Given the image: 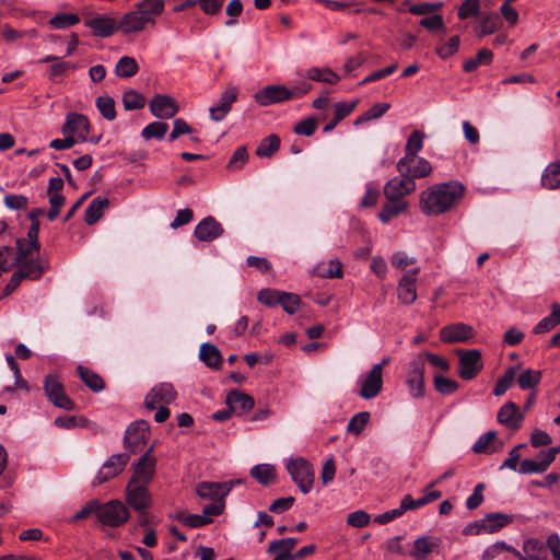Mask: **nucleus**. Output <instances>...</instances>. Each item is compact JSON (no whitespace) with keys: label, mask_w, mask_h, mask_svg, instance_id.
<instances>
[{"label":"nucleus","mask_w":560,"mask_h":560,"mask_svg":"<svg viewBox=\"0 0 560 560\" xmlns=\"http://www.w3.org/2000/svg\"><path fill=\"white\" fill-rule=\"evenodd\" d=\"M480 9L479 0H465L458 9V18L466 20L472 15H476Z\"/></svg>","instance_id":"obj_62"},{"label":"nucleus","mask_w":560,"mask_h":560,"mask_svg":"<svg viewBox=\"0 0 560 560\" xmlns=\"http://www.w3.org/2000/svg\"><path fill=\"white\" fill-rule=\"evenodd\" d=\"M167 130H168V125L166 122L154 121V122H150L142 129L141 136L145 140H150V139L162 140L165 137Z\"/></svg>","instance_id":"obj_47"},{"label":"nucleus","mask_w":560,"mask_h":560,"mask_svg":"<svg viewBox=\"0 0 560 560\" xmlns=\"http://www.w3.org/2000/svg\"><path fill=\"white\" fill-rule=\"evenodd\" d=\"M254 100L260 106H269L292 100V94L285 85L270 84L257 91Z\"/></svg>","instance_id":"obj_12"},{"label":"nucleus","mask_w":560,"mask_h":560,"mask_svg":"<svg viewBox=\"0 0 560 560\" xmlns=\"http://www.w3.org/2000/svg\"><path fill=\"white\" fill-rule=\"evenodd\" d=\"M78 375L80 380L93 392L98 393L102 392L105 387L104 380L96 374L95 372L91 371L90 369L79 365L77 368Z\"/></svg>","instance_id":"obj_35"},{"label":"nucleus","mask_w":560,"mask_h":560,"mask_svg":"<svg viewBox=\"0 0 560 560\" xmlns=\"http://www.w3.org/2000/svg\"><path fill=\"white\" fill-rule=\"evenodd\" d=\"M126 500L128 505L138 513H143L152 504L151 494L147 486L141 483L128 482Z\"/></svg>","instance_id":"obj_14"},{"label":"nucleus","mask_w":560,"mask_h":560,"mask_svg":"<svg viewBox=\"0 0 560 560\" xmlns=\"http://www.w3.org/2000/svg\"><path fill=\"white\" fill-rule=\"evenodd\" d=\"M504 551H509L514 556L515 548L502 540L495 541L483 550L480 560H493Z\"/></svg>","instance_id":"obj_50"},{"label":"nucleus","mask_w":560,"mask_h":560,"mask_svg":"<svg viewBox=\"0 0 560 560\" xmlns=\"http://www.w3.org/2000/svg\"><path fill=\"white\" fill-rule=\"evenodd\" d=\"M425 363L422 354H418L410 363L406 374V384L412 398L420 399L425 395L424 386Z\"/></svg>","instance_id":"obj_4"},{"label":"nucleus","mask_w":560,"mask_h":560,"mask_svg":"<svg viewBox=\"0 0 560 560\" xmlns=\"http://www.w3.org/2000/svg\"><path fill=\"white\" fill-rule=\"evenodd\" d=\"M164 9V0H141L135 4L133 10L121 16L118 21V31L129 35L153 27Z\"/></svg>","instance_id":"obj_2"},{"label":"nucleus","mask_w":560,"mask_h":560,"mask_svg":"<svg viewBox=\"0 0 560 560\" xmlns=\"http://www.w3.org/2000/svg\"><path fill=\"white\" fill-rule=\"evenodd\" d=\"M109 201L106 197L98 196L94 198L85 210V222L89 225L95 224L104 214Z\"/></svg>","instance_id":"obj_33"},{"label":"nucleus","mask_w":560,"mask_h":560,"mask_svg":"<svg viewBox=\"0 0 560 560\" xmlns=\"http://www.w3.org/2000/svg\"><path fill=\"white\" fill-rule=\"evenodd\" d=\"M305 79L335 84L339 81V75L329 68L314 67L305 71L303 74Z\"/></svg>","instance_id":"obj_38"},{"label":"nucleus","mask_w":560,"mask_h":560,"mask_svg":"<svg viewBox=\"0 0 560 560\" xmlns=\"http://www.w3.org/2000/svg\"><path fill=\"white\" fill-rule=\"evenodd\" d=\"M423 139H424L423 132H421L419 130H415L411 132V135L407 139V143L405 147V156L401 158L397 162V171L398 172H404V167L406 165L415 162L417 154L419 153V151H421V149L423 147Z\"/></svg>","instance_id":"obj_20"},{"label":"nucleus","mask_w":560,"mask_h":560,"mask_svg":"<svg viewBox=\"0 0 560 560\" xmlns=\"http://www.w3.org/2000/svg\"><path fill=\"white\" fill-rule=\"evenodd\" d=\"M541 380V373L540 371L536 370H524L518 376H517V384L523 389H532L535 388Z\"/></svg>","instance_id":"obj_48"},{"label":"nucleus","mask_w":560,"mask_h":560,"mask_svg":"<svg viewBox=\"0 0 560 560\" xmlns=\"http://www.w3.org/2000/svg\"><path fill=\"white\" fill-rule=\"evenodd\" d=\"M459 43V36L454 35L448 39L447 43L438 46L435 48V52L441 59H447L458 50Z\"/></svg>","instance_id":"obj_56"},{"label":"nucleus","mask_w":560,"mask_h":560,"mask_svg":"<svg viewBox=\"0 0 560 560\" xmlns=\"http://www.w3.org/2000/svg\"><path fill=\"white\" fill-rule=\"evenodd\" d=\"M12 265L15 264L12 262ZM18 265L19 269L14 272L20 273L21 280H37L49 268L48 261L42 259H24Z\"/></svg>","instance_id":"obj_24"},{"label":"nucleus","mask_w":560,"mask_h":560,"mask_svg":"<svg viewBox=\"0 0 560 560\" xmlns=\"http://www.w3.org/2000/svg\"><path fill=\"white\" fill-rule=\"evenodd\" d=\"M97 518L103 525L118 527L128 521L129 512L118 500L105 504L98 502Z\"/></svg>","instance_id":"obj_5"},{"label":"nucleus","mask_w":560,"mask_h":560,"mask_svg":"<svg viewBox=\"0 0 560 560\" xmlns=\"http://www.w3.org/2000/svg\"><path fill=\"white\" fill-rule=\"evenodd\" d=\"M316 127H317L316 119L314 117H308V118H305V119L299 121L294 126L293 130L296 135L310 137L315 132Z\"/></svg>","instance_id":"obj_63"},{"label":"nucleus","mask_w":560,"mask_h":560,"mask_svg":"<svg viewBox=\"0 0 560 560\" xmlns=\"http://www.w3.org/2000/svg\"><path fill=\"white\" fill-rule=\"evenodd\" d=\"M280 138L277 135H270L258 144L256 154L260 158H270L278 151Z\"/></svg>","instance_id":"obj_45"},{"label":"nucleus","mask_w":560,"mask_h":560,"mask_svg":"<svg viewBox=\"0 0 560 560\" xmlns=\"http://www.w3.org/2000/svg\"><path fill=\"white\" fill-rule=\"evenodd\" d=\"M84 24L92 30L93 35L98 37H108L118 31V22L103 14L85 20Z\"/></svg>","instance_id":"obj_21"},{"label":"nucleus","mask_w":560,"mask_h":560,"mask_svg":"<svg viewBox=\"0 0 560 560\" xmlns=\"http://www.w3.org/2000/svg\"><path fill=\"white\" fill-rule=\"evenodd\" d=\"M149 108L151 114L159 119H170L179 110L177 102L173 97L164 94H156L150 101Z\"/></svg>","instance_id":"obj_16"},{"label":"nucleus","mask_w":560,"mask_h":560,"mask_svg":"<svg viewBox=\"0 0 560 560\" xmlns=\"http://www.w3.org/2000/svg\"><path fill=\"white\" fill-rule=\"evenodd\" d=\"M285 468L302 493L306 494L312 490L315 472L308 460L303 457L289 458Z\"/></svg>","instance_id":"obj_3"},{"label":"nucleus","mask_w":560,"mask_h":560,"mask_svg":"<svg viewBox=\"0 0 560 560\" xmlns=\"http://www.w3.org/2000/svg\"><path fill=\"white\" fill-rule=\"evenodd\" d=\"M149 434V424L144 420L132 422L126 430L124 436L125 447L131 453H136L140 445L145 443Z\"/></svg>","instance_id":"obj_15"},{"label":"nucleus","mask_w":560,"mask_h":560,"mask_svg":"<svg viewBox=\"0 0 560 560\" xmlns=\"http://www.w3.org/2000/svg\"><path fill=\"white\" fill-rule=\"evenodd\" d=\"M224 233L222 224L213 217L202 219L195 228L194 235L200 242H212Z\"/></svg>","instance_id":"obj_19"},{"label":"nucleus","mask_w":560,"mask_h":560,"mask_svg":"<svg viewBox=\"0 0 560 560\" xmlns=\"http://www.w3.org/2000/svg\"><path fill=\"white\" fill-rule=\"evenodd\" d=\"M177 520L184 524L185 526H188L190 528H198L201 526H205L209 523H211V520H208L207 516H201V514H186V513H179L177 515Z\"/></svg>","instance_id":"obj_57"},{"label":"nucleus","mask_w":560,"mask_h":560,"mask_svg":"<svg viewBox=\"0 0 560 560\" xmlns=\"http://www.w3.org/2000/svg\"><path fill=\"white\" fill-rule=\"evenodd\" d=\"M199 358L209 368H219L222 361V355L217 346L212 343H202L199 351Z\"/></svg>","instance_id":"obj_37"},{"label":"nucleus","mask_w":560,"mask_h":560,"mask_svg":"<svg viewBox=\"0 0 560 560\" xmlns=\"http://www.w3.org/2000/svg\"><path fill=\"white\" fill-rule=\"evenodd\" d=\"M371 521V516L368 512L363 510H358L352 513H350L347 517V524L357 527L362 528L369 525Z\"/></svg>","instance_id":"obj_61"},{"label":"nucleus","mask_w":560,"mask_h":560,"mask_svg":"<svg viewBox=\"0 0 560 560\" xmlns=\"http://www.w3.org/2000/svg\"><path fill=\"white\" fill-rule=\"evenodd\" d=\"M50 209L47 212V217L50 221L56 220L59 217L60 209L65 205L66 198L62 194H48Z\"/></svg>","instance_id":"obj_60"},{"label":"nucleus","mask_w":560,"mask_h":560,"mask_svg":"<svg viewBox=\"0 0 560 560\" xmlns=\"http://www.w3.org/2000/svg\"><path fill=\"white\" fill-rule=\"evenodd\" d=\"M433 383L435 390L442 395H451L458 389V383L456 381L439 374L434 375Z\"/></svg>","instance_id":"obj_55"},{"label":"nucleus","mask_w":560,"mask_h":560,"mask_svg":"<svg viewBox=\"0 0 560 560\" xmlns=\"http://www.w3.org/2000/svg\"><path fill=\"white\" fill-rule=\"evenodd\" d=\"M541 184L548 189H556L560 187V161L549 164L542 175Z\"/></svg>","instance_id":"obj_39"},{"label":"nucleus","mask_w":560,"mask_h":560,"mask_svg":"<svg viewBox=\"0 0 560 560\" xmlns=\"http://www.w3.org/2000/svg\"><path fill=\"white\" fill-rule=\"evenodd\" d=\"M225 402L234 411L245 412L253 409L255 402L252 396L241 393L238 390H231L225 399Z\"/></svg>","instance_id":"obj_31"},{"label":"nucleus","mask_w":560,"mask_h":560,"mask_svg":"<svg viewBox=\"0 0 560 560\" xmlns=\"http://www.w3.org/2000/svg\"><path fill=\"white\" fill-rule=\"evenodd\" d=\"M80 22V18L74 13H60L51 18L48 24L55 30H65Z\"/></svg>","instance_id":"obj_52"},{"label":"nucleus","mask_w":560,"mask_h":560,"mask_svg":"<svg viewBox=\"0 0 560 560\" xmlns=\"http://www.w3.org/2000/svg\"><path fill=\"white\" fill-rule=\"evenodd\" d=\"M357 383L360 386L358 395L365 400H370L382 392L383 375L380 374L378 368H371L369 372L359 377Z\"/></svg>","instance_id":"obj_11"},{"label":"nucleus","mask_w":560,"mask_h":560,"mask_svg":"<svg viewBox=\"0 0 560 560\" xmlns=\"http://www.w3.org/2000/svg\"><path fill=\"white\" fill-rule=\"evenodd\" d=\"M250 475L261 485H269L276 477L275 467L269 464H259L250 469Z\"/></svg>","instance_id":"obj_41"},{"label":"nucleus","mask_w":560,"mask_h":560,"mask_svg":"<svg viewBox=\"0 0 560 560\" xmlns=\"http://www.w3.org/2000/svg\"><path fill=\"white\" fill-rule=\"evenodd\" d=\"M513 520V515L501 512L486 514V516L482 517V522H485L486 525V534H494L501 530L503 527L511 524Z\"/></svg>","instance_id":"obj_29"},{"label":"nucleus","mask_w":560,"mask_h":560,"mask_svg":"<svg viewBox=\"0 0 560 560\" xmlns=\"http://www.w3.org/2000/svg\"><path fill=\"white\" fill-rule=\"evenodd\" d=\"M65 135L77 136L79 141H88L90 132V122L86 116L79 113H70L66 117L62 126Z\"/></svg>","instance_id":"obj_18"},{"label":"nucleus","mask_w":560,"mask_h":560,"mask_svg":"<svg viewBox=\"0 0 560 560\" xmlns=\"http://www.w3.org/2000/svg\"><path fill=\"white\" fill-rule=\"evenodd\" d=\"M298 544L296 538H282L279 540L271 541L268 547V552L273 553L272 560H294L291 551Z\"/></svg>","instance_id":"obj_27"},{"label":"nucleus","mask_w":560,"mask_h":560,"mask_svg":"<svg viewBox=\"0 0 560 560\" xmlns=\"http://www.w3.org/2000/svg\"><path fill=\"white\" fill-rule=\"evenodd\" d=\"M39 249V243L26 241L25 238H19L16 241V256L14 264H19L26 259L33 252Z\"/></svg>","instance_id":"obj_54"},{"label":"nucleus","mask_w":560,"mask_h":560,"mask_svg":"<svg viewBox=\"0 0 560 560\" xmlns=\"http://www.w3.org/2000/svg\"><path fill=\"white\" fill-rule=\"evenodd\" d=\"M420 268L416 267L408 270L399 279L397 284V299L405 305H411L417 300V279Z\"/></svg>","instance_id":"obj_10"},{"label":"nucleus","mask_w":560,"mask_h":560,"mask_svg":"<svg viewBox=\"0 0 560 560\" xmlns=\"http://www.w3.org/2000/svg\"><path fill=\"white\" fill-rule=\"evenodd\" d=\"M248 153L245 147H240L235 150L229 161L228 168L231 171L240 170L247 161Z\"/></svg>","instance_id":"obj_64"},{"label":"nucleus","mask_w":560,"mask_h":560,"mask_svg":"<svg viewBox=\"0 0 560 560\" xmlns=\"http://www.w3.org/2000/svg\"><path fill=\"white\" fill-rule=\"evenodd\" d=\"M95 105L101 115L112 121L116 118L115 101L108 95H102L96 98Z\"/></svg>","instance_id":"obj_51"},{"label":"nucleus","mask_w":560,"mask_h":560,"mask_svg":"<svg viewBox=\"0 0 560 560\" xmlns=\"http://www.w3.org/2000/svg\"><path fill=\"white\" fill-rule=\"evenodd\" d=\"M278 302L288 314H294L300 305V298L296 294L282 291Z\"/></svg>","instance_id":"obj_58"},{"label":"nucleus","mask_w":560,"mask_h":560,"mask_svg":"<svg viewBox=\"0 0 560 560\" xmlns=\"http://www.w3.org/2000/svg\"><path fill=\"white\" fill-rule=\"evenodd\" d=\"M551 313L548 316H545L541 318L537 325L534 327L533 331L536 335H542L546 334L553 328H556L558 325H560V304L559 303H552L551 306Z\"/></svg>","instance_id":"obj_30"},{"label":"nucleus","mask_w":560,"mask_h":560,"mask_svg":"<svg viewBox=\"0 0 560 560\" xmlns=\"http://www.w3.org/2000/svg\"><path fill=\"white\" fill-rule=\"evenodd\" d=\"M549 466L550 464L546 462L545 457H538L537 460L524 459L518 467V472L524 475L542 474Z\"/></svg>","instance_id":"obj_42"},{"label":"nucleus","mask_w":560,"mask_h":560,"mask_svg":"<svg viewBox=\"0 0 560 560\" xmlns=\"http://www.w3.org/2000/svg\"><path fill=\"white\" fill-rule=\"evenodd\" d=\"M439 541L438 538L421 536L413 541V550L410 556L417 560H425L433 548L439 545Z\"/></svg>","instance_id":"obj_32"},{"label":"nucleus","mask_w":560,"mask_h":560,"mask_svg":"<svg viewBox=\"0 0 560 560\" xmlns=\"http://www.w3.org/2000/svg\"><path fill=\"white\" fill-rule=\"evenodd\" d=\"M523 415L513 401L505 402L498 411V421L508 428L518 429Z\"/></svg>","instance_id":"obj_26"},{"label":"nucleus","mask_w":560,"mask_h":560,"mask_svg":"<svg viewBox=\"0 0 560 560\" xmlns=\"http://www.w3.org/2000/svg\"><path fill=\"white\" fill-rule=\"evenodd\" d=\"M139 70V66L135 58L129 56L121 57L115 68V72L120 78H131Z\"/></svg>","instance_id":"obj_40"},{"label":"nucleus","mask_w":560,"mask_h":560,"mask_svg":"<svg viewBox=\"0 0 560 560\" xmlns=\"http://www.w3.org/2000/svg\"><path fill=\"white\" fill-rule=\"evenodd\" d=\"M314 272L323 278H342V264L338 259H331L327 266L325 264L317 266Z\"/></svg>","instance_id":"obj_43"},{"label":"nucleus","mask_w":560,"mask_h":560,"mask_svg":"<svg viewBox=\"0 0 560 560\" xmlns=\"http://www.w3.org/2000/svg\"><path fill=\"white\" fill-rule=\"evenodd\" d=\"M130 455L128 453H118L109 456L96 474L92 485L94 487L113 479L120 474L128 464Z\"/></svg>","instance_id":"obj_8"},{"label":"nucleus","mask_w":560,"mask_h":560,"mask_svg":"<svg viewBox=\"0 0 560 560\" xmlns=\"http://www.w3.org/2000/svg\"><path fill=\"white\" fill-rule=\"evenodd\" d=\"M237 98V89L235 86H231L226 89L217 105L210 107V118L213 121H221L231 110L232 104Z\"/></svg>","instance_id":"obj_25"},{"label":"nucleus","mask_w":560,"mask_h":560,"mask_svg":"<svg viewBox=\"0 0 560 560\" xmlns=\"http://www.w3.org/2000/svg\"><path fill=\"white\" fill-rule=\"evenodd\" d=\"M493 58L491 50L487 48L480 49L475 58L468 59L463 63V69L466 72L475 71L480 65H489Z\"/></svg>","instance_id":"obj_44"},{"label":"nucleus","mask_w":560,"mask_h":560,"mask_svg":"<svg viewBox=\"0 0 560 560\" xmlns=\"http://www.w3.org/2000/svg\"><path fill=\"white\" fill-rule=\"evenodd\" d=\"M432 173L431 163L424 158H416L415 162L405 166V174L411 179L427 177Z\"/></svg>","instance_id":"obj_36"},{"label":"nucleus","mask_w":560,"mask_h":560,"mask_svg":"<svg viewBox=\"0 0 560 560\" xmlns=\"http://www.w3.org/2000/svg\"><path fill=\"white\" fill-rule=\"evenodd\" d=\"M150 447L137 463L132 465L133 475L129 482L141 483L148 486L155 474V458L151 455Z\"/></svg>","instance_id":"obj_13"},{"label":"nucleus","mask_w":560,"mask_h":560,"mask_svg":"<svg viewBox=\"0 0 560 560\" xmlns=\"http://www.w3.org/2000/svg\"><path fill=\"white\" fill-rule=\"evenodd\" d=\"M233 482H201L197 486V493L200 498L212 501H223L232 490Z\"/></svg>","instance_id":"obj_22"},{"label":"nucleus","mask_w":560,"mask_h":560,"mask_svg":"<svg viewBox=\"0 0 560 560\" xmlns=\"http://www.w3.org/2000/svg\"><path fill=\"white\" fill-rule=\"evenodd\" d=\"M176 398V392L172 384L161 383L154 386L144 398V406L153 410L159 404L170 405Z\"/></svg>","instance_id":"obj_17"},{"label":"nucleus","mask_w":560,"mask_h":560,"mask_svg":"<svg viewBox=\"0 0 560 560\" xmlns=\"http://www.w3.org/2000/svg\"><path fill=\"white\" fill-rule=\"evenodd\" d=\"M459 357L458 375L464 381L475 378L483 368L481 352L477 349H458Z\"/></svg>","instance_id":"obj_6"},{"label":"nucleus","mask_w":560,"mask_h":560,"mask_svg":"<svg viewBox=\"0 0 560 560\" xmlns=\"http://www.w3.org/2000/svg\"><path fill=\"white\" fill-rule=\"evenodd\" d=\"M44 390L49 401L57 408L68 411L75 409V404L66 394L63 385L55 375H46Z\"/></svg>","instance_id":"obj_7"},{"label":"nucleus","mask_w":560,"mask_h":560,"mask_svg":"<svg viewBox=\"0 0 560 560\" xmlns=\"http://www.w3.org/2000/svg\"><path fill=\"white\" fill-rule=\"evenodd\" d=\"M499 26H500L499 15L495 13L488 14V15L483 16L480 21V35L486 36V35L492 34L499 28Z\"/></svg>","instance_id":"obj_59"},{"label":"nucleus","mask_w":560,"mask_h":560,"mask_svg":"<svg viewBox=\"0 0 560 560\" xmlns=\"http://www.w3.org/2000/svg\"><path fill=\"white\" fill-rule=\"evenodd\" d=\"M464 195L465 186L458 180L433 184L421 191L419 208L424 215L438 217L451 211Z\"/></svg>","instance_id":"obj_1"},{"label":"nucleus","mask_w":560,"mask_h":560,"mask_svg":"<svg viewBox=\"0 0 560 560\" xmlns=\"http://www.w3.org/2000/svg\"><path fill=\"white\" fill-rule=\"evenodd\" d=\"M407 209L408 202L406 200L386 199L377 217L383 223H388L392 219L406 212Z\"/></svg>","instance_id":"obj_28"},{"label":"nucleus","mask_w":560,"mask_h":560,"mask_svg":"<svg viewBox=\"0 0 560 560\" xmlns=\"http://www.w3.org/2000/svg\"><path fill=\"white\" fill-rule=\"evenodd\" d=\"M369 411L355 413L348 422L347 431L354 435H360L370 420Z\"/></svg>","instance_id":"obj_53"},{"label":"nucleus","mask_w":560,"mask_h":560,"mask_svg":"<svg viewBox=\"0 0 560 560\" xmlns=\"http://www.w3.org/2000/svg\"><path fill=\"white\" fill-rule=\"evenodd\" d=\"M400 176L393 177L384 186V196L386 199L405 200V197L413 192L417 188L416 182L411 176L399 172Z\"/></svg>","instance_id":"obj_9"},{"label":"nucleus","mask_w":560,"mask_h":560,"mask_svg":"<svg viewBox=\"0 0 560 560\" xmlns=\"http://www.w3.org/2000/svg\"><path fill=\"white\" fill-rule=\"evenodd\" d=\"M474 336V330L464 323L445 326L440 331V338L444 342H464Z\"/></svg>","instance_id":"obj_23"},{"label":"nucleus","mask_w":560,"mask_h":560,"mask_svg":"<svg viewBox=\"0 0 560 560\" xmlns=\"http://www.w3.org/2000/svg\"><path fill=\"white\" fill-rule=\"evenodd\" d=\"M516 376V366H510L504 374L497 381L493 388L494 396H502L513 385Z\"/></svg>","instance_id":"obj_46"},{"label":"nucleus","mask_w":560,"mask_h":560,"mask_svg":"<svg viewBox=\"0 0 560 560\" xmlns=\"http://www.w3.org/2000/svg\"><path fill=\"white\" fill-rule=\"evenodd\" d=\"M122 105L126 110L141 109L145 105V98L136 90H128L122 94Z\"/></svg>","instance_id":"obj_49"},{"label":"nucleus","mask_w":560,"mask_h":560,"mask_svg":"<svg viewBox=\"0 0 560 560\" xmlns=\"http://www.w3.org/2000/svg\"><path fill=\"white\" fill-rule=\"evenodd\" d=\"M359 101H353L351 103L338 102L335 104L334 108V117L324 127V132H330L336 128V126L345 119L348 115L352 113V110L358 105Z\"/></svg>","instance_id":"obj_34"}]
</instances>
